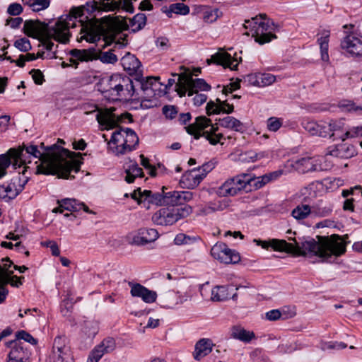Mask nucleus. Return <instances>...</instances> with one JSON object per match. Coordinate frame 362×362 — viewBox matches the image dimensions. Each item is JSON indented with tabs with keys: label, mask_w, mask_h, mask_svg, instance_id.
<instances>
[{
	"label": "nucleus",
	"mask_w": 362,
	"mask_h": 362,
	"mask_svg": "<svg viewBox=\"0 0 362 362\" xmlns=\"http://www.w3.org/2000/svg\"><path fill=\"white\" fill-rule=\"evenodd\" d=\"M338 106L344 111L354 112H362V107L361 106L356 105L355 103L349 100H342L339 101Z\"/></svg>",
	"instance_id": "nucleus-44"
},
{
	"label": "nucleus",
	"mask_w": 362,
	"mask_h": 362,
	"mask_svg": "<svg viewBox=\"0 0 362 362\" xmlns=\"http://www.w3.org/2000/svg\"><path fill=\"white\" fill-rule=\"evenodd\" d=\"M165 189L166 188L165 187H163L161 193L152 192L148 202L156 205H164Z\"/></svg>",
	"instance_id": "nucleus-52"
},
{
	"label": "nucleus",
	"mask_w": 362,
	"mask_h": 362,
	"mask_svg": "<svg viewBox=\"0 0 362 362\" xmlns=\"http://www.w3.org/2000/svg\"><path fill=\"white\" fill-rule=\"evenodd\" d=\"M174 76H178V81L175 86V90L177 92L180 97H183L185 95L186 93L189 95V88H188V83H187V79L185 78L186 74H182L180 75L175 74Z\"/></svg>",
	"instance_id": "nucleus-40"
},
{
	"label": "nucleus",
	"mask_w": 362,
	"mask_h": 362,
	"mask_svg": "<svg viewBox=\"0 0 362 362\" xmlns=\"http://www.w3.org/2000/svg\"><path fill=\"white\" fill-rule=\"evenodd\" d=\"M159 79L158 77L144 78L142 73L135 77L136 81L125 75L114 74L102 82L103 93L112 100H129L136 99L139 96L136 87L146 92L148 95L154 91L153 86Z\"/></svg>",
	"instance_id": "nucleus-4"
},
{
	"label": "nucleus",
	"mask_w": 362,
	"mask_h": 362,
	"mask_svg": "<svg viewBox=\"0 0 362 362\" xmlns=\"http://www.w3.org/2000/svg\"><path fill=\"white\" fill-rule=\"evenodd\" d=\"M202 175L197 172L196 168H193L182 175L180 184L183 188L194 189L203 180Z\"/></svg>",
	"instance_id": "nucleus-24"
},
{
	"label": "nucleus",
	"mask_w": 362,
	"mask_h": 362,
	"mask_svg": "<svg viewBox=\"0 0 362 362\" xmlns=\"http://www.w3.org/2000/svg\"><path fill=\"white\" fill-rule=\"evenodd\" d=\"M14 46L21 52H28L32 48L29 40L25 37L16 40Z\"/></svg>",
	"instance_id": "nucleus-55"
},
{
	"label": "nucleus",
	"mask_w": 362,
	"mask_h": 362,
	"mask_svg": "<svg viewBox=\"0 0 362 362\" xmlns=\"http://www.w3.org/2000/svg\"><path fill=\"white\" fill-rule=\"evenodd\" d=\"M23 11V8L22 6L18 3H12L7 8V13L11 16H18Z\"/></svg>",
	"instance_id": "nucleus-62"
},
{
	"label": "nucleus",
	"mask_w": 362,
	"mask_h": 362,
	"mask_svg": "<svg viewBox=\"0 0 362 362\" xmlns=\"http://www.w3.org/2000/svg\"><path fill=\"white\" fill-rule=\"evenodd\" d=\"M70 347L65 335L57 336L53 342L52 351L50 355L52 362H69L71 360Z\"/></svg>",
	"instance_id": "nucleus-14"
},
{
	"label": "nucleus",
	"mask_w": 362,
	"mask_h": 362,
	"mask_svg": "<svg viewBox=\"0 0 362 362\" xmlns=\"http://www.w3.org/2000/svg\"><path fill=\"white\" fill-rule=\"evenodd\" d=\"M362 136V125L347 128L346 139L349 138H355Z\"/></svg>",
	"instance_id": "nucleus-61"
},
{
	"label": "nucleus",
	"mask_w": 362,
	"mask_h": 362,
	"mask_svg": "<svg viewBox=\"0 0 362 362\" xmlns=\"http://www.w3.org/2000/svg\"><path fill=\"white\" fill-rule=\"evenodd\" d=\"M132 30L137 32L141 30L146 24V16L144 13H138L135 15L129 21Z\"/></svg>",
	"instance_id": "nucleus-39"
},
{
	"label": "nucleus",
	"mask_w": 362,
	"mask_h": 362,
	"mask_svg": "<svg viewBox=\"0 0 362 362\" xmlns=\"http://www.w3.org/2000/svg\"><path fill=\"white\" fill-rule=\"evenodd\" d=\"M103 349H105V351L110 353L115 348V341L112 337H107L104 339L102 342L100 344Z\"/></svg>",
	"instance_id": "nucleus-59"
},
{
	"label": "nucleus",
	"mask_w": 362,
	"mask_h": 362,
	"mask_svg": "<svg viewBox=\"0 0 362 362\" xmlns=\"http://www.w3.org/2000/svg\"><path fill=\"white\" fill-rule=\"evenodd\" d=\"M292 216L297 220H303L312 215V209L308 204L298 205L291 212Z\"/></svg>",
	"instance_id": "nucleus-35"
},
{
	"label": "nucleus",
	"mask_w": 362,
	"mask_h": 362,
	"mask_svg": "<svg viewBox=\"0 0 362 362\" xmlns=\"http://www.w3.org/2000/svg\"><path fill=\"white\" fill-rule=\"evenodd\" d=\"M13 274V272H8V275L6 277H4V276H0V281L1 284H10L13 287H19L23 284V281L24 280L23 276H11V275Z\"/></svg>",
	"instance_id": "nucleus-41"
},
{
	"label": "nucleus",
	"mask_w": 362,
	"mask_h": 362,
	"mask_svg": "<svg viewBox=\"0 0 362 362\" xmlns=\"http://www.w3.org/2000/svg\"><path fill=\"white\" fill-rule=\"evenodd\" d=\"M7 362H30V347L22 341H10Z\"/></svg>",
	"instance_id": "nucleus-18"
},
{
	"label": "nucleus",
	"mask_w": 362,
	"mask_h": 362,
	"mask_svg": "<svg viewBox=\"0 0 362 362\" xmlns=\"http://www.w3.org/2000/svg\"><path fill=\"white\" fill-rule=\"evenodd\" d=\"M37 153L35 147L30 146L26 152L23 154L18 148H11L6 153L0 155V179L7 173V168L12 165L14 169L24 165L23 158L27 153L36 155Z\"/></svg>",
	"instance_id": "nucleus-8"
},
{
	"label": "nucleus",
	"mask_w": 362,
	"mask_h": 362,
	"mask_svg": "<svg viewBox=\"0 0 362 362\" xmlns=\"http://www.w3.org/2000/svg\"><path fill=\"white\" fill-rule=\"evenodd\" d=\"M95 58L100 59L104 64H115L117 62V57L110 49L107 52H99L96 54Z\"/></svg>",
	"instance_id": "nucleus-42"
},
{
	"label": "nucleus",
	"mask_w": 362,
	"mask_h": 362,
	"mask_svg": "<svg viewBox=\"0 0 362 362\" xmlns=\"http://www.w3.org/2000/svg\"><path fill=\"white\" fill-rule=\"evenodd\" d=\"M57 204L58 205H60V207H63L64 210L69 211H78L83 209L88 214H95V212L89 209L88 206H86L83 202H81L75 199H62L61 200H57Z\"/></svg>",
	"instance_id": "nucleus-25"
},
{
	"label": "nucleus",
	"mask_w": 362,
	"mask_h": 362,
	"mask_svg": "<svg viewBox=\"0 0 362 362\" xmlns=\"http://www.w3.org/2000/svg\"><path fill=\"white\" fill-rule=\"evenodd\" d=\"M259 18L257 24L253 25L254 33H252V36L256 42L264 45L276 37L272 33L276 30V25L272 21L267 18L266 14H259Z\"/></svg>",
	"instance_id": "nucleus-12"
},
{
	"label": "nucleus",
	"mask_w": 362,
	"mask_h": 362,
	"mask_svg": "<svg viewBox=\"0 0 362 362\" xmlns=\"http://www.w3.org/2000/svg\"><path fill=\"white\" fill-rule=\"evenodd\" d=\"M303 127L310 134L322 137L323 122L317 123L314 121L303 120L301 123Z\"/></svg>",
	"instance_id": "nucleus-33"
},
{
	"label": "nucleus",
	"mask_w": 362,
	"mask_h": 362,
	"mask_svg": "<svg viewBox=\"0 0 362 362\" xmlns=\"http://www.w3.org/2000/svg\"><path fill=\"white\" fill-rule=\"evenodd\" d=\"M71 57H73L78 62H85L91 59L90 53L87 49H71L69 52Z\"/></svg>",
	"instance_id": "nucleus-45"
},
{
	"label": "nucleus",
	"mask_w": 362,
	"mask_h": 362,
	"mask_svg": "<svg viewBox=\"0 0 362 362\" xmlns=\"http://www.w3.org/2000/svg\"><path fill=\"white\" fill-rule=\"evenodd\" d=\"M347 128L348 126L346 124L344 119L323 122L322 129H324V131H322V137H329L333 140L344 141L346 139Z\"/></svg>",
	"instance_id": "nucleus-15"
},
{
	"label": "nucleus",
	"mask_w": 362,
	"mask_h": 362,
	"mask_svg": "<svg viewBox=\"0 0 362 362\" xmlns=\"http://www.w3.org/2000/svg\"><path fill=\"white\" fill-rule=\"evenodd\" d=\"M90 11L100 10L103 11H115L119 9L124 10L129 13L134 12V7L131 5L130 0H96L87 3Z\"/></svg>",
	"instance_id": "nucleus-13"
},
{
	"label": "nucleus",
	"mask_w": 362,
	"mask_h": 362,
	"mask_svg": "<svg viewBox=\"0 0 362 362\" xmlns=\"http://www.w3.org/2000/svg\"><path fill=\"white\" fill-rule=\"evenodd\" d=\"M214 168H215L214 163L210 161V162L205 163L201 167H199L198 168H197V172L200 173V175H203L202 177V179H204L206 177V175L209 172H211Z\"/></svg>",
	"instance_id": "nucleus-60"
},
{
	"label": "nucleus",
	"mask_w": 362,
	"mask_h": 362,
	"mask_svg": "<svg viewBox=\"0 0 362 362\" xmlns=\"http://www.w3.org/2000/svg\"><path fill=\"white\" fill-rule=\"evenodd\" d=\"M157 230L153 228H141L134 236L132 243L136 245H145L155 241L158 238Z\"/></svg>",
	"instance_id": "nucleus-23"
},
{
	"label": "nucleus",
	"mask_w": 362,
	"mask_h": 362,
	"mask_svg": "<svg viewBox=\"0 0 362 362\" xmlns=\"http://www.w3.org/2000/svg\"><path fill=\"white\" fill-rule=\"evenodd\" d=\"M341 47L350 57H362V37L350 33L341 41Z\"/></svg>",
	"instance_id": "nucleus-17"
},
{
	"label": "nucleus",
	"mask_w": 362,
	"mask_h": 362,
	"mask_svg": "<svg viewBox=\"0 0 362 362\" xmlns=\"http://www.w3.org/2000/svg\"><path fill=\"white\" fill-rule=\"evenodd\" d=\"M128 285L131 288L130 293L133 297L141 298L146 303H152L156 301L157 293L151 291L143 285L129 281Z\"/></svg>",
	"instance_id": "nucleus-20"
},
{
	"label": "nucleus",
	"mask_w": 362,
	"mask_h": 362,
	"mask_svg": "<svg viewBox=\"0 0 362 362\" xmlns=\"http://www.w3.org/2000/svg\"><path fill=\"white\" fill-rule=\"evenodd\" d=\"M110 141L116 145L115 154L119 156L136 149L139 139L136 132L132 129L120 128L112 133Z\"/></svg>",
	"instance_id": "nucleus-6"
},
{
	"label": "nucleus",
	"mask_w": 362,
	"mask_h": 362,
	"mask_svg": "<svg viewBox=\"0 0 362 362\" xmlns=\"http://www.w3.org/2000/svg\"><path fill=\"white\" fill-rule=\"evenodd\" d=\"M283 124V119L271 117L267 121V129L271 132L278 131Z\"/></svg>",
	"instance_id": "nucleus-50"
},
{
	"label": "nucleus",
	"mask_w": 362,
	"mask_h": 362,
	"mask_svg": "<svg viewBox=\"0 0 362 362\" xmlns=\"http://www.w3.org/2000/svg\"><path fill=\"white\" fill-rule=\"evenodd\" d=\"M83 332L88 338H93L98 332V325L94 321L85 322Z\"/></svg>",
	"instance_id": "nucleus-43"
},
{
	"label": "nucleus",
	"mask_w": 362,
	"mask_h": 362,
	"mask_svg": "<svg viewBox=\"0 0 362 362\" xmlns=\"http://www.w3.org/2000/svg\"><path fill=\"white\" fill-rule=\"evenodd\" d=\"M140 158L141 165L144 168L149 170V175L151 177L156 176V168L149 163V160L147 158H146L143 154L140 155Z\"/></svg>",
	"instance_id": "nucleus-58"
},
{
	"label": "nucleus",
	"mask_w": 362,
	"mask_h": 362,
	"mask_svg": "<svg viewBox=\"0 0 362 362\" xmlns=\"http://www.w3.org/2000/svg\"><path fill=\"white\" fill-rule=\"evenodd\" d=\"M214 344L210 339L203 338L199 340L194 347L193 357L196 361H200L204 357L209 355L214 346Z\"/></svg>",
	"instance_id": "nucleus-26"
},
{
	"label": "nucleus",
	"mask_w": 362,
	"mask_h": 362,
	"mask_svg": "<svg viewBox=\"0 0 362 362\" xmlns=\"http://www.w3.org/2000/svg\"><path fill=\"white\" fill-rule=\"evenodd\" d=\"M189 7L183 3H175L169 6L168 10L163 11L168 17H171V14L175 13L178 15H187L189 13Z\"/></svg>",
	"instance_id": "nucleus-36"
},
{
	"label": "nucleus",
	"mask_w": 362,
	"mask_h": 362,
	"mask_svg": "<svg viewBox=\"0 0 362 362\" xmlns=\"http://www.w3.org/2000/svg\"><path fill=\"white\" fill-rule=\"evenodd\" d=\"M30 146L35 147L37 153L36 155L27 153L22 158L24 165L31 163L32 158L37 159L35 163L40 161L36 167L37 174L57 175L59 178L73 179L72 172L77 173L80 171L82 162L75 158L76 156H82L80 153H76L66 148H62L57 144L45 146L41 143L40 148L35 144H23L19 146L18 150L25 154Z\"/></svg>",
	"instance_id": "nucleus-1"
},
{
	"label": "nucleus",
	"mask_w": 362,
	"mask_h": 362,
	"mask_svg": "<svg viewBox=\"0 0 362 362\" xmlns=\"http://www.w3.org/2000/svg\"><path fill=\"white\" fill-rule=\"evenodd\" d=\"M312 215L317 217H325L329 216L333 207L331 204H323L322 202H318L311 206Z\"/></svg>",
	"instance_id": "nucleus-32"
},
{
	"label": "nucleus",
	"mask_w": 362,
	"mask_h": 362,
	"mask_svg": "<svg viewBox=\"0 0 362 362\" xmlns=\"http://www.w3.org/2000/svg\"><path fill=\"white\" fill-rule=\"evenodd\" d=\"M63 25L62 23H55L54 26H49L48 23L42 22L39 20L25 21L23 26L24 33L28 37H35L39 34H47L49 37H54L59 42L62 36L59 35V29H62Z\"/></svg>",
	"instance_id": "nucleus-9"
},
{
	"label": "nucleus",
	"mask_w": 362,
	"mask_h": 362,
	"mask_svg": "<svg viewBox=\"0 0 362 362\" xmlns=\"http://www.w3.org/2000/svg\"><path fill=\"white\" fill-rule=\"evenodd\" d=\"M221 103H216L213 101H210L207 103L206 110L208 115H211L212 114H220L221 112Z\"/></svg>",
	"instance_id": "nucleus-57"
},
{
	"label": "nucleus",
	"mask_w": 362,
	"mask_h": 362,
	"mask_svg": "<svg viewBox=\"0 0 362 362\" xmlns=\"http://www.w3.org/2000/svg\"><path fill=\"white\" fill-rule=\"evenodd\" d=\"M318 241L313 238L298 242L295 238H289L293 243H287L284 240L271 239L269 240H255L257 245L263 249L269 247L274 250L293 253L298 255H314L327 260L332 256L339 257L345 253L346 243L342 237L333 234L329 237L317 236Z\"/></svg>",
	"instance_id": "nucleus-2"
},
{
	"label": "nucleus",
	"mask_w": 362,
	"mask_h": 362,
	"mask_svg": "<svg viewBox=\"0 0 362 362\" xmlns=\"http://www.w3.org/2000/svg\"><path fill=\"white\" fill-rule=\"evenodd\" d=\"M192 213V208L185 205L180 208H161L152 216V221L159 226H170Z\"/></svg>",
	"instance_id": "nucleus-7"
},
{
	"label": "nucleus",
	"mask_w": 362,
	"mask_h": 362,
	"mask_svg": "<svg viewBox=\"0 0 362 362\" xmlns=\"http://www.w3.org/2000/svg\"><path fill=\"white\" fill-rule=\"evenodd\" d=\"M81 108L86 115L96 112L95 119L101 126L112 127L116 123L115 115L112 112L107 110L105 111L99 110L98 106L95 104L84 103L81 106Z\"/></svg>",
	"instance_id": "nucleus-16"
},
{
	"label": "nucleus",
	"mask_w": 362,
	"mask_h": 362,
	"mask_svg": "<svg viewBox=\"0 0 362 362\" xmlns=\"http://www.w3.org/2000/svg\"><path fill=\"white\" fill-rule=\"evenodd\" d=\"M231 337L243 342H250L255 337L253 332H250L240 327H233L231 330Z\"/></svg>",
	"instance_id": "nucleus-30"
},
{
	"label": "nucleus",
	"mask_w": 362,
	"mask_h": 362,
	"mask_svg": "<svg viewBox=\"0 0 362 362\" xmlns=\"http://www.w3.org/2000/svg\"><path fill=\"white\" fill-rule=\"evenodd\" d=\"M83 15V11L81 8H72L69 14L65 16H61L56 23H62L63 28L59 29V35L62 36V39L59 40V42L66 43L69 41L71 36L69 29L76 26V22L80 23L81 25V36L78 37V41L81 42L86 40L90 43H95L99 41L103 37L104 44L101 45V49H105L115 42V45L119 47H124L127 45V35H124L117 40V35L121 33L122 28L117 25H110L107 29H105L100 24L96 23H86L84 25L81 19L78 21Z\"/></svg>",
	"instance_id": "nucleus-3"
},
{
	"label": "nucleus",
	"mask_w": 362,
	"mask_h": 362,
	"mask_svg": "<svg viewBox=\"0 0 362 362\" xmlns=\"http://www.w3.org/2000/svg\"><path fill=\"white\" fill-rule=\"evenodd\" d=\"M151 191L144 189L141 191V188H138L137 190H135L132 194V197L134 199L138 200L139 202L148 201Z\"/></svg>",
	"instance_id": "nucleus-51"
},
{
	"label": "nucleus",
	"mask_w": 362,
	"mask_h": 362,
	"mask_svg": "<svg viewBox=\"0 0 362 362\" xmlns=\"http://www.w3.org/2000/svg\"><path fill=\"white\" fill-rule=\"evenodd\" d=\"M49 4V0H33L30 8L33 11L38 12L48 8Z\"/></svg>",
	"instance_id": "nucleus-54"
},
{
	"label": "nucleus",
	"mask_w": 362,
	"mask_h": 362,
	"mask_svg": "<svg viewBox=\"0 0 362 362\" xmlns=\"http://www.w3.org/2000/svg\"><path fill=\"white\" fill-rule=\"evenodd\" d=\"M344 150L343 146H331L327 149V152L326 153V155L332 156L334 157H342L344 155L341 153V152Z\"/></svg>",
	"instance_id": "nucleus-64"
},
{
	"label": "nucleus",
	"mask_w": 362,
	"mask_h": 362,
	"mask_svg": "<svg viewBox=\"0 0 362 362\" xmlns=\"http://www.w3.org/2000/svg\"><path fill=\"white\" fill-rule=\"evenodd\" d=\"M30 74L32 75V78L36 84L41 85L45 81L44 75L40 69H32Z\"/></svg>",
	"instance_id": "nucleus-63"
},
{
	"label": "nucleus",
	"mask_w": 362,
	"mask_h": 362,
	"mask_svg": "<svg viewBox=\"0 0 362 362\" xmlns=\"http://www.w3.org/2000/svg\"><path fill=\"white\" fill-rule=\"evenodd\" d=\"M260 87L273 84L276 81V76L269 73H259Z\"/></svg>",
	"instance_id": "nucleus-53"
},
{
	"label": "nucleus",
	"mask_w": 362,
	"mask_h": 362,
	"mask_svg": "<svg viewBox=\"0 0 362 362\" xmlns=\"http://www.w3.org/2000/svg\"><path fill=\"white\" fill-rule=\"evenodd\" d=\"M247 179H250V182H248L249 187H252V190L260 189L269 182V178L267 174L256 177L254 175L247 173Z\"/></svg>",
	"instance_id": "nucleus-34"
},
{
	"label": "nucleus",
	"mask_w": 362,
	"mask_h": 362,
	"mask_svg": "<svg viewBox=\"0 0 362 362\" xmlns=\"http://www.w3.org/2000/svg\"><path fill=\"white\" fill-rule=\"evenodd\" d=\"M247 177V173H242L227 180L218 188L217 194L220 197H229L237 194L241 190L252 191V187H249L250 179Z\"/></svg>",
	"instance_id": "nucleus-11"
},
{
	"label": "nucleus",
	"mask_w": 362,
	"mask_h": 362,
	"mask_svg": "<svg viewBox=\"0 0 362 362\" xmlns=\"http://www.w3.org/2000/svg\"><path fill=\"white\" fill-rule=\"evenodd\" d=\"M105 354L107 352L98 344L90 353L87 362H98Z\"/></svg>",
	"instance_id": "nucleus-48"
},
{
	"label": "nucleus",
	"mask_w": 362,
	"mask_h": 362,
	"mask_svg": "<svg viewBox=\"0 0 362 362\" xmlns=\"http://www.w3.org/2000/svg\"><path fill=\"white\" fill-rule=\"evenodd\" d=\"M293 165L298 172L302 173L316 170V167L313 163V158L310 157H304L297 159L293 162Z\"/></svg>",
	"instance_id": "nucleus-29"
},
{
	"label": "nucleus",
	"mask_w": 362,
	"mask_h": 362,
	"mask_svg": "<svg viewBox=\"0 0 362 362\" xmlns=\"http://www.w3.org/2000/svg\"><path fill=\"white\" fill-rule=\"evenodd\" d=\"M227 250V245L223 243H216L211 249V256L220 262L224 255V250Z\"/></svg>",
	"instance_id": "nucleus-46"
},
{
	"label": "nucleus",
	"mask_w": 362,
	"mask_h": 362,
	"mask_svg": "<svg viewBox=\"0 0 362 362\" xmlns=\"http://www.w3.org/2000/svg\"><path fill=\"white\" fill-rule=\"evenodd\" d=\"M185 78L189 88V96H192L199 90L208 91L211 89V86L203 78L193 79L191 74H186Z\"/></svg>",
	"instance_id": "nucleus-27"
},
{
	"label": "nucleus",
	"mask_w": 362,
	"mask_h": 362,
	"mask_svg": "<svg viewBox=\"0 0 362 362\" xmlns=\"http://www.w3.org/2000/svg\"><path fill=\"white\" fill-rule=\"evenodd\" d=\"M162 113L167 119H173L178 115V107L173 105H165L162 107Z\"/></svg>",
	"instance_id": "nucleus-49"
},
{
	"label": "nucleus",
	"mask_w": 362,
	"mask_h": 362,
	"mask_svg": "<svg viewBox=\"0 0 362 362\" xmlns=\"http://www.w3.org/2000/svg\"><path fill=\"white\" fill-rule=\"evenodd\" d=\"M224 255L221 259L220 262L224 264H236L240 261V254L235 250L230 249L227 246V250H224Z\"/></svg>",
	"instance_id": "nucleus-37"
},
{
	"label": "nucleus",
	"mask_w": 362,
	"mask_h": 362,
	"mask_svg": "<svg viewBox=\"0 0 362 362\" xmlns=\"http://www.w3.org/2000/svg\"><path fill=\"white\" fill-rule=\"evenodd\" d=\"M329 31L324 30L322 36L318 38L317 42L320 47L321 58L323 61L329 60L328 48H329Z\"/></svg>",
	"instance_id": "nucleus-31"
},
{
	"label": "nucleus",
	"mask_w": 362,
	"mask_h": 362,
	"mask_svg": "<svg viewBox=\"0 0 362 362\" xmlns=\"http://www.w3.org/2000/svg\"><path fill=\"white\" fill-rule=\"evenodd\" d=\"M229 298L228 288L224 286H218L211 290V300L214 301H223Z\"/></svg>",
	"instance_id": "nucleus-38"
},
{
	"label": "nucleus",
	"mask_w": 362,
	"mask_h": 362,
	"mask_svg": "<svg viewBox=\"0 0 362 362\" xmlns=\"http://www.w3.org/2000/svg\"><path fill=\"white\" fill-rule=\"evenodd\" d=\"M194 194L190 191H164V205H184L193 199Z\"/></svg>",
	"instance_id": "nucleus-19"
},
{
	"label": "nucleus",
	"mask_w": 362,
	"mask_h": 362,
	"mask_svg": "<svg viewBox=\"0 0 362 362\" xmlns=\"http://www.w3.org/2000/svg\"><path fill=\"white\" fill-rule=\"evenodd\" d=\"M186 132L194 136V139H199L204 136L211 145L217 144H223L221 139H224L223 134L217 133L218 127L212 124L210 119L206 116H199L195 118V121L185 127Z\"/></svg>",
	"instance_id": "nucleus-5"
},
{
	"label": "nucleus",
	"mask_w": 362,
	"mask_h": 362,
	"mask_svg": "<svg viewBox=\"0 0 362 362\" xmlns=\"http://www.w3.org/2000/svg\"><path fill=\"white\" fill-rule=\"evenodd\" d=\"M219 124L222 127L230 129L235 132L243 133L245 130V127L239 119L231 116H226L218 119Z\"/></svg>",
	"instance_id": "nucleus-28"
},
{
	"label": "nucleus",
	"mask_w": 362,
	"mask_h": 362,
	"mask_svg": "<svg viewBox=\"0 0 362 362\" xmlns=\"http://www.w3.org/2000/svg\"><path fill=\"white\" fill-rule=\"evenodd\" d=\"M21 340L28 342L32 345H35L37 343V340L25 330L17 332L16 333V339L13 341H21Z\"/></svg>",
	"instance_id": "nucleus-47"
},
{
	"label": "nucleus",
	"mask_w": 362,
	"mask_h": 362,
	"mask_svg": "<svg viewBox=\"0 0 362 362\" xmlns=\"http://www.w3.org/2000/svg\"><path fill=\"white\" fill-rule=\"evenodd\" d=\"M121 64L124 69L129 75L134 74L136 76L142 73L141 63L140 61L130 52H127L121 59Z\"/></svg>",
	"instance_id": "nucleus-22"
},
{
	"label": "nucleus",
	"mask_w": 362,
	"mask_h": 362,
	"mask_svg": "<svg viewBox=\"0 0 362 362\" xmlns=\"http://www.w3.org/2000/svg\"><path fill=\"white\" fill-rule=\"evenodd\" d=\"M24 166L22 172L13 177L6 185H0V199L8 202L16 198L24 189L29 177L26 175L28 170Z\"/></svg>",
	"instance_id": "nucleus-10"
},
{
	"label": "nucleus",
	"mask_w": 362,
	"mask_h": 362,
	"mask_svg": "<svg viewBox=\"0 0 362 362\" xmlns=\"http://www.w3.org/2000/svg\"><path fill=\"white\" fill-rule=\"evenodd\" d=\"M125 173H132L136 177H143L144 176L142 168H141L136 162L130 164L128 168L125 169Z\"/></svg>",
	"instance_id": "nucleus-56"
},
{
	"label": "nucleus",
	"mask_w": 362,
	"mask_h": 362,
	"mask_svg": "<svg viewBox=\"0 0 362 362\" xmlns=\"http://www.w3.org/2000/svg\"><path fill=\"white\" fill-rule=\"evenodd\" d=\"M207 63L208 64L214 63L221 65L224 68H229L231 70H236L238 66L237 59L233 58L226 52H218L211 55V58L207 59Z\"/></svg>",
	"instance_id": "nucleus-21"
}]
</instances>
